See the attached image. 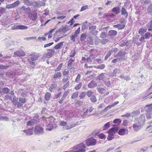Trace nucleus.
<instances>
[{
  "mask_svg": "<svg viewBox=\"0 0 152 152\" xmlns=\"http://www.w3.org/2000/svg\"><path fill=\"white\" fill-rule=\"evenodd\" d=\"M7 76L10 78H13L15 75V73L13 71H10L8 72L7 74Z\"/></svg>",
  "mask_w": 152,
  "mask_h": 152,
  "instance_id": "27",
  "label": "nucleus"
},
{
  "mask_svg": "<svg viewBox=\"0 0 152 152\" xmlns=\"http://www.w3.org/2000/svg\"><path fill=\"white\" fill-rule=\"evenodd\" d=\"M86 148V146L85 144L83 142H81L73 147V148L75 150H76V152H85Z\"/></svg>",
  "mask_w": 152,
  "mask_h": 152,
  "instance_id": "1",
  "label": "nucleus"
},
{
  "mask_svg": "<svg viewBox=\"0 0 152 152\" xmlns=\"http://www.w3.org/2000/svg\"><path fill=\"white\" fill-rule=\"evenodd\" d=\"M97 83L94 80H91L88 84V87L90 88H93L97 86Z\"/></svg>",
  "mask_w": 152,
  "mask_h": 152,
  "instance_id": "15",
  "label": "nucleus"
},
{
  "mask_svg": "<svg viewBox=\"0 0 152 152\" xmlns=\"http://www.w3.org/2000/svg\"><path fill=\"white\" fill-rule=\"evenodd\" d=\"M96 140L92 137L87 139L86 140V143L88 146H93L95 145L96 143Z\"/></svg>",
  "mask_w": 152,
  "mask_h": 152,
  "instance_id": "3",
  "label": "nucleus"
},
{
  "mask_svg": "<svg viewBox=\"0 0 152 152\" xmlns=\"http://www.w3.org/2000/svg\"><path fill=\"white\" fill-rule=\"evenodd\" d=\"M61 76V74L60 72H58L55 73L52 77L54 80H56Z\"/></svg>",
  "mask_w": 152,
  "mask_h": 152,
  "instance_id": "14",
  "label": "nucleus"
},
{
  "mask_svg": "<svg viewBox=\"0 0 152 152\" xmlns=\"http://www.w3.org/2000/svg\"><path fill=\"white\" fill-rule=\"evenodd\" d=\"M20 9H22L24 11L27 13H29L31 11V9L29 7L26 8L25 6H23L21 7Z\"/></svg>",
  "mask_w": 152,
  "mask_h": 152,
  "instance_id": "31",
  "label": "nucleus"
},
{
  "mask_svg": "<svg viewBox=\"0 0 152 152\" xmlns=\"http://www.w3.org/2000/svg\"><path fill=\"white\" fill-rule=\"evenodd\" d=\"M99 131L98 130H95L93 133L92 135L94 137L96 138L97 136H98V135L99 134Z\"/></svg>",
  "mask_w": 152,
  "mask_h": 152,
  "instance_id": "43",
  "label": "nucleus"
},
{
  "mask_svg": "<svg viewBox=\"0 0 152 152\" xmlns=\"http://www.w3.org/2000/svg\"><path fill=\"white\" fill-rule=\"evenodd\" d=\"M146 111L152 113V104L146 105L145 106Z\"/></svg>",
  "mask_w": 152,
  "mask_h": 152,
  "instance_id": "18",
  "label": "nucleus"
},
{
  "mask_svg": "<svg viewBox=\"0 0 152 152\" xmlns=\"http://www.w3.org/2000/svg\"><path fill=\"white\" fill-rule=\"evenodd\" d=\"M19 102H20V103L23 106V104H25L26 102V99L25 98H22L20 97L19 98Z\"/></svg>",
  "mask_w": 152,
  "mask_h": 152,
  "instance_id": "28",
  "label": "nucleus"
},
{
  "mask_svg": "<svg viewBox=\"0 0 152 152\" xmlns=\"http://www.w3.org/2000/svg\"><path fill=\"white\" fill-rule=\"evenodd\" d=\"M121 120L119 118H116L113 121V123L116 124H114L113 125V127H115L119 125L121 123Z\"/></svg>",
  "mask_w": 152,
  "mask_h": 152,
  "instance_id": "16",
  "label": "nucleus"
},
{
  "mask_svg": "<svg viewBox=\"0 0 152 152\" xmlns=\"http://www.w3.org/2000/svg\"><path fill=\"white\" fill-rule=\"evenodd\" d=\"M112 51L110 50L107 53V54L106 55L104 58V60H107L111 54Z\"/></svg>",
  "mask_w": 152,
  "mask_h": 152,
  "instance_id": "52",
  "label": "nucleus"
},
{
  "mask_svg": "<svg viewBox=\"0 0 152 152\" xmlns=\"http://www.w3.org/2000/svg\"><path fill=\"white\" fill-rule=\"evenodd\" d=\"M36 123L37 122L39 121V115H36L34 116L33 117V119H32Z\"/></svg>",
  "mask_w": 152,
  "mask_h": 152,
  "instance_id": "39",
  "label": "nucleus"
},
{
  "mask_svg": "<svg viewBox=\"0 0 152 152\" xmlns=\"http://www.w3.org/2000/svg\"><path fill=\"white\" fill-rule=\"evenodd\" d=\"M39 56L38 54L35 53H33L29 55L28 60H31L32 61H35L38 59Z\"/></svg>",
  "mask_w": 152,
  "mask_h": 152,
  "instance_id": "7",
  "label": "nucleus"
},
{
  "mask_svg": "<svg viewBox=\"0 0 152 152\" xmlns=\"http://www.w3.org/2000/svg\"><path fill=\"white\" fill-rule=\"evenodd\" d=\"M9 118L7 116H4L0 115V121H8Z\"/></svg>",
  "mask_w": 152,
  "mask_h": 152,
  "instance_id": "33",
  "label": "nucleus"
},
{
  "mask_svg": "<svg viewBox=\"0 0 152 152\" xmlns=\"http://www.w3.org/2000/svg\"><path fill=\"white\" fill-rule=\"evenodd\" d=\"M87 35L85 33H83L80 36V40L81 41H83L86 39Z\"/></svg>",
  "mask_w": 152,
  "mask_h": 152,
  "instance_id": "36",
  "label": "nucleus"
},
{
  "mask_svg": "<svg viewBox=\"0 0 152 152\" xmlns=\"http://www.w3.org/2000/svg\"><path fill=\"white\" fill-rule=\"evenodd\" d=\"M51 97V94L48 92H47L45 95V98L47 101H48L50 100Z\"/></svg>",
  "mask_w": 152,
  "mask_h": 152,
  "instance_id": "30",
  "label": "nucleus"
},
{
  "mask_svg": "<svg viewBox=\"0 0 152 152\" xmlns=\"http://www.w3.org/2000/svg\"><path fill=\"white\" fill-rule=\"evenodd\" d=\"M96 26H90L89 27V30H90V32L91 31H94V30H95L96 28Z\"/></svg>",
  "mask_w": 152,
  "mask_h": 152,
  "instance_id": "64",
  "label": "nucleus"
},
{
  "mask_svg": "<svg viewBox=\"0 0 152 152\" xmlns=\"http://www.w3.org/2000/svg\"><path fill=\"white\" fill-rule=\"evenodd\" d=\"M125 26V24H118L114 25L113 26V27L117 28L118 29H123Z\"/></svg>",
  "mask_w": 152,
  "mask_h": 152,
  "instance_id": "21",
  "label": "nucleus"
},
{
  "mask_svg": "<svg viewBox=\"0 0 152 152\" xmlns=\"http://www.w3.org/2000/svg\"><path fill=\"white\" fill-rule=\"evenodd\" d=\"M33 127H32L31 129L30 128L27 130H24L23 131V132L26 133V135H30L33 134Z\"/></svg>",
  "mask_w": 152,
  "mask_h": 152,
  "instance_id": "17",
  "label": "nucleus"
},
{
  "mask_svg": "<svg viewBox=\"0 0 152 152\" xmlns=\"http://www.w3.org/2000/svg\"><path fill=\"white\" fill-rule=\"evenodd\" d=\"M14 55L17 56H23L25 55V53L21 50H20L15 52L14 53Z\"/></svg>",
  "mask_w": 152,
  "mask_h": 152,
  "instance_id": "11",
  "label": "nucleus"
},
{
  "mask_svg": "<svg viewBox=\"0 0 152 152\" xmlns=\"http://www.w3.org/2000/svg\"><path fill=\"white\" fill-rule=\"evenodd\" d=\"M112 12L116 15H118L120 12V9L119 7L117 6L113 8L111 10Z\"/></svg>",
  "mask_w": 152,
  "mask_h": 152,
  "instance_id": "12",
  "label": "nucleus"
},
{
  "mask_svg": "<svg viewBox=\"0 0 152 152\" xmlns=\"http://www.w3.org/2000/svg\"><path fill=\"white\" fill-rule=\"evenodd\" d=\"M28 28V27L26 26L23 25H17L16 24L11 26V29L12 30H24Z\"/></svg>",
  "mask_w": 152,
  "mask_h": 152,
  "instance_id": "5",
  "label": "nucleus"
},
{
  "mask_svg": "<svg viewBox=\"0 0 152 152\" xmlns=\"http://www.w3.org/2000/svg\"><path fill=\"white\" fill-rule=\"evenodd\" d=\"M146 29H145L144 28H141L139 30L138 33L141 35H142L146 32Z\"/></svg>",
  "mask_w": 152,
  "mask_h": 152,
  "instance_id": "32",
  "label": "nucleus"
},
{
  "mask_svg": "<svg viewBox=\"0 0 152 152\" xmlns=\"http://www.w3.org/2000/svg\"><path fill=\"white\" fill-rule=\"evenodd\" d=\"M105 88H101V87H97L96 88V89L101 94L104 93L105 91Z\"/></svg>",
  "mask_w": 152,
  "mask_h": 152,
  "instance_id": "24",
  "label": "nucleus"
},
{
  "mask_svg": "<svg viewBox=\"0 0 152 152\" xmlns=\"http://www.w3.org/2000/svg\"><path fill=\"white\" fill-rule=\"evenodd\" d=\"M151 33L150 32H148L145 33L144 35V36L145 38V39H148L150 37V35Z\"/></svg>",
  "mask_w": 152,
  "mask_h": 152,
  "instance_id": "57",
  "label": "nucleus"
},
{
  "mask_svg": "<svg viewBox=\"0 0 152 152\" xmlns=\"http://www.w3.org/2000/svg\"><path fill=\"white\" fill-rule=\"evenodd\" d=\"M23 1L24 4L27 6H31L33 4V2H32L29 0H23Z\"/></svg>",
  "mask_w": 152,
  "mask_h": 152,
  "instance_id": "25",
  "label": "nucleus"
},
{
  "mask_svg": "<svg viewBox=\"0 0 152 152\" xmlns=\"http://www.w3.org/2000/svg\"><path fill=\"white\" fill-rule=\"evenodd\" d=\"M67 94L66 92H65L64 94L63 95L61 98V99L58 101V102L60 103L61 104L62 102H63V101L64 100L65 97L66 96H67Z\"/></svg>",
  "mask_w": 152,
  "mask_h": 152,
  "instance_id": "34",
  "label": "nucleus"
},
{
  "mask_svg": "<svg viewBox=\"0 0 152 152\" xmlns=\"http://www.w3.org/2000/svg\"><path fill=\"white\" fill-rule=\"evenodd\" d=\"M134 121L142 126L144 125L145 122V116L143 114H142L139 117L135 118Z\"/></svg>",
  "mask_w": 152,
  "mask_h": 152,
  "instance_id": "2",
  "label": "nucleus"
},
{
  "mask_svg": "<svg viewBox=\"0 0 152 152\" xmlns=\"http://www.w3.org/2000/svg\"><path fill=\"white\" fill-rule=\"evenodd\" d=\"M126 130L127 129L124 128L120 129L118 130V133L120 135H123L125 134Z\"/></svg>",
  "mask_w": 152,
  "mask_h": 152,
  "instance_id": "20",
  "label": "nucleus"
},
{
  "mask_svg": "<svg viewBox=\"0 0 152 152\" xmlns=\"http://www.w3.org/2000/svg\"><path fill=\"white\" fill-rule=\"evenodd\" d=\"M82 85V82L80 83L77 86H76L75 87L74 89L76 90H77L80 89L81 88Z\"/></svg>",
  "mask_w": 152,
  "mask_h": 152,
  "instance_id": "51",
  "label": "nucleus"
},
{
  "mask_svg": "<svg viewBox=\"0 0 152 152\" xmlns=\"http://www.w3.org/2000/svg\"><path fill=\"white\" fill-rule=\"evenodd\" d=\"M128 43V41L125 40V41H121L120 44V46H124L125 45H127L126 44Z\"/></svg>",
  "mask_w": 152,
  "mask_h": 152,
  "instance_id": "45",
  "label": "nucleus"
},
{
  "mask_svg": "<svg viewBox=\"0 0 152 152\" xmlns=\"http://www.w3.org/2000/svg\"><path fill=\"white\" fill-rule=\"evenodd\" d=\"M148 12H152V4H151L148 7L147 9Z\"/></svg>",
  "mask_w": 152,
  "mask_h": 152,
  "instance_id": "62",
  "label": "nucleus"
},
{
  "mask_svg": "<svg viewBox=\"0 0 152 152\" xmlns=\"http://www.w3.org/2000/svg\"><path fill=\"white\" fill-rule=\"evenodd\" d=\"M118 130V127H112L108 130L107 132L109 135H114V134L117 132Z\"/></svg>",
  "mask_w": 152,
  "mask_h": 152,
  "instance_id": "10",
  "label": "nucleus"
},
{
  "mask_svg": "<svg viewBox=\"0 0 152 152\" xmlns=\"http://www.w3.org/2000/svg\"><path fill=\"white\" fill-rule=\"evenodd\" d=\"M94 92L90 91H88L86 93L88 97H91L92 96L94 95L93 94Z\"/></svg>",
  "mask_w": 152,
  "mask_h": 152,
  "instance_id": "59",
  "label": "nucleus"
},
{
  "mask_svg": "<svg viewBox=\"0 0 152 152\" xmlns=\"http://www.w3.org/2000/svg\"><path fill=\"white\" fill-rule=\"evenodd\" d=\"M53 128V124H49L46 129V130L49 131L52 130Z\"/></svg>",
  "mask_w": 152,
  "mask_h": 152,
  "instance_id": "42",
  "label": "nucleus"
},
{
  "mask_svg": "<svg viewBox=\"0 0 152 152\" xmlns=\"http://www.w3.org/2000/svg\"><path fill=\"white\" fill-rule=\"evenodd\" d=\"M64 42H61L56 45L54 47V48L56 50H58L61 48V46L63 45Z\"/></svg>",
  "mask_w": 152,
  "mask_h": 152,
  "instance_id": "22",
  "label": "nucleus"
},
{
  "mask_svg": "<svg viewBox=\"0 0 152 152\" xmlns=\"http://www.w3.org/2000/svg\"><path fill=\"white\" fill-rule=\"evenodd\" d=\"M31 18L32 20L35 21L37 19V14L34 13L31 16Z\"/></svg>",
  "mask_w": 152,
  "mask_h": 152,
  "instance_id": "53",
  "label": "nucleus"
},
{
  "mask_svg": "<svg viewBox=\"0 0 152 152\" xmlns=\"http://www.w3.org/2000/svg\"><path fill=\"white\" fill-rule=\"evenodd\" d=\"M104 73H101L99 75L97 76V79L99 80H103L104 77Z\"/></svg>",
  "mask_w": 152,
  "mask_h": 152,
  "instance_id": "29",
  "label": "nucleus"
},
{
  "mask_svg": "<svg viewBox=\"0 0 152 152\" xmlns=\"http://www.w3.org/2000/svg\"><path fill=\"white\" fill-rule=\"evenodd\" d=\"M146 113H145L146 116V118L148 119H150L151 118V117H152V116L151 115V114L152 113H150V112H147V111H146Z\"/></svg>",
  "mask_w": 152,
  "mask_h": 152,
  "instance_id": "49",
  "label": "nucleus"
},
{
  "mask_svg": "<svg viewBox=\"0 0 152 152\" xmlns=\"http://www.w3.org/2000/svg\"><path fill=\"white\" fill-rule=\"evenodd\" d=\"M107 36L105 32H103L101 33L99 37L102 39L105 38Z\"/></svg>",
  "mask_w": 152,
  "mask_h": 152,
  "instance_id": "54",
  "label": "nucleus"
},
{
  "mask_svg": "<svg viewBox=\"0 0 152 152\" xmlns=\"http://www.w3.org/2000/svg\"><path fill=\"white\" fill-rule=\"evenodd\" d=\"M69 28L68 26L67 25H66L63 27L57 30L56 33L57 34L59 32H62V33H64L69 30Z\"/></svg>",
  "mask_w": 152,
  "mask_h": 152,
  "instance_id": "9",
  "label": "nucleus"
},
{
  "mask_svg": "<svg viewBox=\"0 0 152 152\" xmlns=\"http://www.w3.org/2000/svg\"><path fill=\"white\" fill-rule=\"evenodd\" d=\"M6 8L3 7H1L0 8V17L1 16L2 14L6 13Z\"/></svg>",
  "mask_w": 152,
  "mask_h": 152,
  "instance_id": "35",
  "label": "nucleus"
},
{
  "mask_svg": "<svg viewBox=\"0 0 152 152\" xmlns=\"http://www.w3.org/2000/svg\"><path fill=\"white\" fill-rule=\"evenodd\" d=\"M20 1L19 0H17L14 3H12L14 8L18 6L20 4Z\"/></svg>",
  "mask_w": 152,
  "mask_h": 152,
  "instance_id": "48",
  "label": "nucleus"
},
{
  "mask_svg": "<svg viewBox=\"0 0 152 152\" xmlns=\"http://www.w3.org/2000/svg\"><path fill=\"white\" fill-rule=\"evenodd\" d=\"M112 123V121H110L104 124L103 128V130H105L108 129L110 127L111 123Z\"/></svg>",
  "mask_w": 152,
  "mask_h": 152,
  "instance_id": "23",
  "label": "nucleus"
},
{
  "mask_svg": "<svg viewBox=\"0 0 152 152\" xmlns=\"http://www.w3.org/2000/svg\"><path fill=\"white\" fill-rule=\"evenodd\" d=\"M126 55V53L122 50L120 51L118 53L117 57H119L122 59L124 58L125 56Z\"/></svg>",
  "mask_w": 152,
  "mask_h": 152,
  "instance_id": "19",
  "label": "nucleus"
},
{
  "mask_svg": "<svg viewBox=\"0 0 152 152\" xmlns=\"http://www.w3.org/2000/svg\"><path fill=\"white\" fill-rule=\"evenodd\" d=\"M86 94L87 93L86 92H81L79 96V97L80 99H83L85 97Z\"/></svg>",
  "mask_w": 152,
  "mask_h": 152,
  "instance_id": "40",
  "label": "nucleus"
},
{
  "mask_svg": "<svg viewBox=\"0 0 152 152\" xmlns=\"http://www.w3.org/2000/svg\"><path fill=\"white\" fill-rule=\"evenodd\" d=\"M36 123L35 121H34L32 119L31 120L29 121L27 123V126H32Z\"/></svg>",
  "mask_w": 152,
  "mask_h": 152,
  "instance_id": "38",
  "label": "nucleus"
},
{
  "mask_svg": "<svg viewBox=\"0 0 152 152\" xmlns=\"http://www.w3.org/2000/svg\"><path fill=\"white\" fill-rule=\"evenodd\" d=\"M90 99L91 101L93 102H96L97 101L96 98L94 95L90 97Z\"/></svg>",
  "mask_w": 152,
  "mask_h": 152,
  "instance_id": "56",
  "label": "nucleus"
},
{
  "mask_svg": "<svg viewBox=\"0 0 152 152\" xmlns=\"http://www.w3.org/2000/svg\"><path fill=\"white\" fill-rule=\"evenodd\" d=\"M78 94L77 92H75L73 93L71 96V98L74 99L77 98L78 96Z\"/></svg>",
  "mask_w": 152,
  "mask_h": 152,
  "instance_id": "46",
  "label": "nucleus"
},
{
  "mask_svg": "<svg viewBox=\"0 0 152 152\" xmlns=\"http://www.w3.org/2000/svg\"><path fill=\"white\" fill-rule=\"evenodd\" d=\"M121 70L119 69L115 68L113 71V75L115 76L117 73L118 74L120 73L121 72Z\"/></svg>",
  "mask_w": 152,
  "mask_h": 152,
  "instance_id": "37",
  "label": "nucleus"
},
{
  "mask_svg": "<svg viewBox=\"0 0 152 152\" xmlns=\"http://www.w3.org/2000/svg\"><path fill=\"white\" fill-rule=\"evenodd\" d=\"M121 15H126V18H127L128 16V13L126 11V10L124 7H122L121 10Z\"/></svg>",
  "mask_w": 152,
  "mask_h": 152,
  "instance_id": "26",
  "label": "nucleus"
},
{
  "mask_svg": "<svg viewBox=\"0 0 152 152\" xmlns=\"http://www.w3.org/2000/svg\"><path fill=\"white\" fill-rule=\"evenodd\" d=\"M140 112L139 110H136L132 113V116L134 117L135 116H137L140 113Z\"/></svg>",
  "mask_w": 152,
  "mask_h": 152,
  "instance_id": "47",
  "label": "nucleus"
},
{
  "mask_svg": "<svg viewBox=\"0 0 152 152\" xmlns=\"http://www.w3.org/2000/svg\"><path fill=\"white\" fill-rule=\"evenodd\" d=\"M109 41V40L108 39H102L101 41V43L103 44L104 45L107 43L108 41Z\"/></svg>",
  "mask_w": 152,
  "mask_h": 152,
  "instance_id": "50",
  "label": "nucleus"
},
{
  "mask_svg": "<svg viewBox=\"0 0 152 152\" xmlns=\"http://www.w3.org/2000/svg\"><path fill=\"white\" fill-rule=\"evenodd\" d=\"M63 63H61L58 66V67L55 70L56 72L59 71L60 70L62 67Z\"/></svg>",
  "mask_w": 152,
  "mask_h": 152,
  "instance_id": "60",
  "label": "nucleus"
},
{
  "mask_svg": "<svg viewBox=\"0 0 152 152\" xmlns=\"http://www.w3.org/2000/svg\"><path fill=\"white\" fill-rule=\"evenodd\" d=\"M10 89L7 87L4 88L2 89V92L4 94H8L10 92Z\"/></svg>",
  "mask_w": 152,
  "mask_h": 152,
  "instance_id": "44",
  "label": "nucleus"
},
{
  "mask_svg": "<svg viewBox=\"0 0 152 152\" xmlns=\"http://www.w3.org/2000/svg\"><path fill=\"white\" fill-rule=\"evenodd\" d=\"M47 51H49L48 53L44 54L42 57V59H45L46 58H51L54 52V50L52 49H48L47 50Z\"/></svg>",
  "mask_w": 152,
  "mask_h": 152,
  "instance_id": "4",
  "label": "nucleus"
},
{
  "mask_svg": "<svg viewBox=\"0 0 152 152\" xmlns=\"http://www.w3.org/2000/svg\"><path fill=\"white\" fill-rule=\"evenodd\" d=\"M134 123L133 124V128L135 132H138L139 131L143 126L141 124H138L137 123L134 121Z\"/></svg>",
  "mask_w": 152,
  "mask_h": 152,
  "instance_id": "8",
  "label": "nucleus"
},
{
  "mask_svg": "<svg viewBox=\"0 0 152 152\" xmlns=\"http://www.w3.org/2000/svg\"><path fill=\"white\" fill-rule=\"evenodd\" d=\"M105 65L104 64H101L98 65L96 68L97 69H104L105 67Z\"/></svg>",
  "mask_w": 152,
  "mask_h": 152,
  "instance_id": "55",
  "label": "nucleus"
},
{
  "mask_svg": "<svg viewBox=\"0 0 152 152\" xmlns=\"http://www.w3.org/2000/svg\"><path fill=\"white\" fill-rule=\"evenodd\" d=\"M104 84L107 87H110L111 85L110 82L109 80H107L104 82Z\"/></svg>",
  "mask_w": 152,
  "mask_h": 152,
  "instance_id": "63",
  "label": "nucleus"
},
{
  "mask_svg": "<svg viewBox=\"0 0 152 152\" xmlns=\"http://www.w3.org/2000/svg\"><path fill=\"white\" fill-rule=\"evenodd\" d=\"M34 133L38 135L42 134L44 133L43 129L39 126H36L34 129Z\"/></svg>",
  "mask_w": 152,
  "mask_h": 152,
  "instance_id": "6",
  "label": "nucleus"
},
{
  "mask_svg": "<svg viewBox=\"0 0 152 152\" xmlns=\"http://www.w3.org/2000/svg\"><path fill=\"white\" fill-rule=\"evenodd\" d=\"M117 34V32L116 31L114 30H110L109 31L108 35L110 37L112 38L113 36H116Z\"/></svg>",
  "mask_w": 152,
  "mask_h": 152,
  "instance_id": "13",
  "label": "nucleus"
},
{
  "mask_svg": "<svg viewBox=\"0 0 152 152\" xmlns=\"http://www.w3.org/2000/svg\"><path fill=\"white\" fill-rule=\"evenodd\" d=\"M80 31V27H79L78 29L75 31L74 35L75 36L76 38L77 37V35L79 34Z\"/></svg>",
  "mask_w": 152,
  "mask_h": 152,
  "instance_id": "61",
  "label": "nucleus"
},
{
  "mask_svg": "<svg viewBox=\"0 0 152 152\" xmlns=\"http://www.w3.org/2000/svg\"><path fill=\"white\" fill-rule=\"evenodd\" d=\"M13 104L15 105H17V107L18 108L22 106V105L20 103V102H12Z\"/></svg>",
  "mask_w": 152,
  "mask_h": 152,
  "instance_id": "58",
  "label": "nucleus"
},
{
  "mask_svg": "<svg viewBox=\"0 0 152 152\" xmlns=\"http://www.w3.org/2000/svg\"><path fill=\"white\" fill-rule=\"evenodd\" d=\"M98 137L99 138L103 140H104L106 137V135L102 133L99 134Z\"/></svg>",
  "mask_w": 152,
  "mask_h": 152,
  "instance_id": "41",
  "label": "nucleus"
}]
</instances>
